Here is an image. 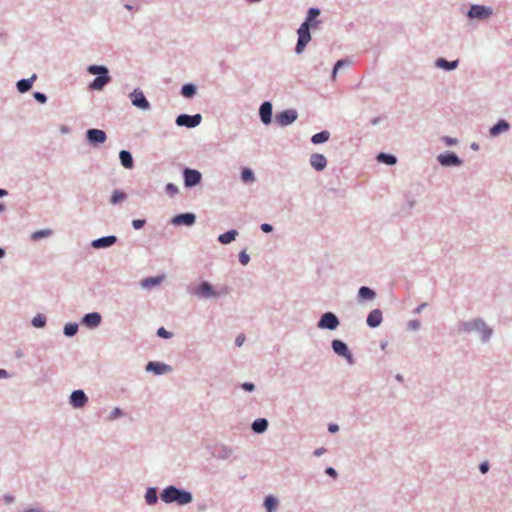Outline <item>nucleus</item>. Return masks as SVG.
<instances>
[{
    "label": "nucleus",
    "instance_id": "nucleus-1",
    "mask_svg": "<svg viewBox=\"0 0 512 512\" xmlns=\"http://www.w3.org/2000/svg\"><path fill=\"white\" fill-rule=\"evenodd\" d=\"M321 11L319 8L311 7L307 10L305 20L297 30L298 39L295 46V53L301 54L307 44L311 41V29H318L321 21L318 20Z\"/></svg>",
    "mask_w": 512,
    "mask_h": 512
},
{
    "label": "nucleus",
    "instance_id": "nucleus-2",
    "mask_svg": "<svg viewBox=\"0 0 512 512\" xmlns=\"http://www.w3.org/2000/svg\"><path fill=\"white\" fill-rule=\"evenodd\" d=\"M457 329L459 333L479 334L482 343L489 342L493 335V329L489 327L482 318L462 321L458 324Z\"/></svg>",
    "mask_w": 512,
    "mask_h": 512
},
{
    "label": "nucleus",
    "instance_id": "nucleus-3",
    "mask_svg": "<svg viewBox=\"0 0 512 512\" xmlns=\"http://www.w3.org/2000/svg\"><path fill=\"white\" fill-rule=\"evenodd\" d=\"M160 499L166 504L176 503L179 506H184L193 501V495L188 490L170 485L162 490Z\"/></svg>",
    "mask_w": 512,
    "mask_h": 512
},
{
    "label": "nucleus",
    "instance_id": "nucleus-4",
    "mask_svg": "<svg viewBox=\"0 0 512 512\" xmlns=\"http://www.w3.org/2000/svg\"><path fill=\"white\" fill-rule=\"evenodd\" d=\"M87 72L96 75V78L89 84L91 90L101 91L112 80L108 68L104 65H89Z\"/></svg>",
    "mask_w": 512,
    "mask_h": 512
},
{
    "label": "nucleus",
    "instance_id": "nucleus-5",
    "mask_svg": "<svg viewBox=\"0 0 512 512\" xmlns=\"http://www.w3.org/2000/svg\"><path fill=\"white\" fill-rule=\"evenodd\" d=\"M331 348L333 352L346 360L347 364L354 365L355 364V358L350 351L348 345L340 339H334L331 342Z\"/></svg>",
    "mask_w": 512,
    "mask_h": 512
},
{
    "label": "nucleus",
    "instance_id": "nucleus-6",
    "mask_svg": "<svg viewBox=\"0 0 512 512\" xmlns=\"http://www.w3.org/2000/svg\"><path fill=\"white\" fill-rule=\"evenodd\" d=\"M212 455L219 460L225 461H233L237 458L235 448L224 443L216 444Z\"/></svg>",
    "mask_w": 512,
    "mask_h": 512
},
{
    "label": "nucleus",
    "instance_id": "nucleus-7",
    "mask_svg": "<svg viewBox=\"0 0 512 512\" xmlns=\"http://www.w3.org/2000/svg\"><path fill=\"white\" fill-rule=\"evenodd\" d=\"M339 325H340V320L336 316V314L333 312H326V313L322 314V316L320 317V319L317 323V327L319 329H325V330H330V331L336 330L339 327Z\"/></svg>",
    "mask_w": 512,
    "mask_h": 512
},
{
    "label": "nucleus",
    "instance_id": "nucleus-8",
    "mask_svg": "<svg viewBox=\"0 0 512 512\" xmlns=\"http://www.w3.org/2000/svg\"><path fill=\"white\" fill-rule=\"evenodd\" d=\"M492 13L493 10L491 7L473 4L467 12V17L470 19L486 20L492 15Z\"/></svg>",
    "mask_w": 512,
    "mask_h": 512
},
{
    "label": "nucleus",
    "instance_id": "nucleus-9",
    "mask_svg": "<svg viewBox=\"0 0 512 512\" xmlns=\"http://www.w3.org/2000/svg\"><path fill=\"white\" fill-rule=\"evenodd\" d=\"M202 121L201 114L197 113L194 115L180 114L177 116L175 123L179 127L195 128Z\"/></svg>",
    "mask_w": 512,
    "mask_h": 512
},
{
    "label": "nucleus",
    "instance_id": "nucleus-10",
    "mask_svg": "<svg viewBox=\"0 0 512 512\" xmlns=\"http://www.w3.org/2000/svg\"><path fill=\"white\" fill-rule=\"evenodd\" d=\"M437 161L443 167H458L463 164V161L458 157L455 152L446 151L437 156Z\"/></svg>",
    "mask_w": 512,
    "mask_h": 512
},
{
    "label": "nucleus",
    "instance_id": "nucleus-11",
    "mask_svg": "<svg viewBox=\"0 0 512 512\" xmlns=\"http://www.w3.org/2000/svg\"><path fill=\"white\" fill-rule=\"evenodd\" d=\"M133 106L141 110H149L151 105L140 88H135L129 95Z\"/></svg>",
    "mask_w": 512,
    "mask_h": 512
},
{
    "label": "nucleus",
    "instance_id": "nucleus-12",
    "mask_svg": "<svg viewBox=\"0 0 512 512\" xmlns=\"http://www.w3.org/2000/svg\"><path fill=\"white\" fill-rule=\"evenodd\" d=\"M86 140L94 147H97L107 140V134L104 130L97 128H90L86 131Z\"/></svg>",
    "mask_w": 512,
    "mask_h": 512
},
{
    "label": "nucleus",
    "instance_id": "nucleus-13",
    "mask_svg": "<svg viewBox=\"0 0 512 512\" xmlns=\"http://www.w3.org/2000/svg\"><path fill=\"white\" fill-rule=\"evenodd\" d=\"M183 179H184V186L186 188H192L200 184L202 180V174L192 168H184L183 169Z\"/></svg>",
    "mask_w": 512,
    "mask_h": 512
},
{
    "label": "nucleus",
    "instance_id": "nucleus-14",
    "mask_svg": "<svg viewBox=\"0 0 512 512\" xmlns=\"http://www.w3.org/2000/svg\"><path fill=\"white\" fill-rule=\"evenodd\" d=\"M297 118L298 113L295 109H286L276 114L275 121L281 127H286L294 123Z\"/></svg>",
    "mask_w": 512,
    "mask_h": 512
},
{
    "label": "nucleus",
    "instance_id": "nucleus-15",
    "mask_svg": "<svg viewBox=\"0 0 512 512\" xmlns=\"http://www.w3.org/2000/svg\"><path fill=\"white\" fill-rule=\"evenodd\" d=\"M170 223L174 226L191 227L196 223V215L192 212L180 213L172 217Z\"/></svg>",
    "mask_w": 512,
    "mask_h": 512
},
{
    "label": "nucleus",
    "instance_id": "nucleus-16",
    "mask_svg": "<svg viewBox=\"0 0 512 512\" xmlns=\"http://www.w3.org/2000/svg\"><path fill=\"white\" fill-rule=\"evenodd\" d=\"M88 402V397L82 389L74 390L69 396V404L76 409L83 408Z\"/></svg>",
    "mask_w": 512,
    "mask_h": 512
},
{
    "label": "nucleus",
    "instance_id": "nucleus-17",
    "mask_svg": "<svg viewBox=\"0 0 512 512\" xmlns=\"http://www.w3.org/2000/svg\"><path fill=\"white\" fill-rule=\"evenodd\" d=\"M191 295L198 300L208 301L213 300L216 301L222 295L223 290H190Z\"/></svg>",
    "mask_w": 512,
    "mask_h": 512
},
{
    "label": "nucleus",
    "instance_id": "nucleus-18",
    "mask_svg": "<svg viewBox=\"0 0 512 512\" xmlns=\"http://www.w3.org/2000/svg\"><path fill=\"white\" fill-rule=\"evenodd\" d=\"M145 370L155 375H163L172 372V367L162 362L150 361L146 364Z\"/></svg>",
    "mask_w": 512,
    "mask_h": 512
},
{
    "label": "nucleus",
    "instance_id": "nucleus-19",
    "mask_svg": "<svg viewBox=\"0 0 512 512\" xmlns=\"http://www.w3.org/2000/svg\"><path fill=\"white\" fill-rule=\"evenodd\" d=\"M102 321V316L98 312L85 314L81 319V324L89 329L97 328Z\"/></svg>",
    "mask_w": 512,
    "mask_h": 512
},
{
    "label": "nucleus",
    "instance_id": "nucleus-20",
    "mask_svg": "<svg viewBox=\"0 0 512 512\" xmlns=\"http://www.w3.org/2000/svg\"><path fill=\"white\" fill-rule=\"evenodd\" d=\"M118 238L115 235L103 236L97 239L92 240L91 247L94 249H104L109 248L116 244Z\"/></svg>",
    "mask_w": 512,
    "mask_h": 512
},
{
    "label": "nucleus",
    "instance_id": "nucleus-21",
    "mask_svg": "<svg viewBox=\"0 0 512 512\" xmlns=\"http://www.w3.org/2000/svg\"><path fill=\"white\" fill-rule=\"evenodd\" d=\"M273 106L270 101H264L259 108V117L264 125L272 122Z\"/></svg>",
    "mask_w": 512,
    "mask_h": 512
},
{
    "label": "nucleus",
    "instance_id": "nucleus-22",
    "mask_svg": "<svg viewBox=\"0 0 512 512\" xmlns=\"http://www.w3.org/2000/svg\"><path fill=\"white\" fill-rule=\"evenodd\" d=\"M310 165L316 171H323L327 166V159L323 154L313 153L309 159Z\"/></svg>",
    "mask_w": 512,
    "mask_h": 512
},
{
    "label": "nucleus",
    "instance_id": "nucleus-23",
    "mask_svg": "<svg viewBox=\"0 0 512 512\" xmlns=\"http://www.w3.org/2000/svg\"><path fill=\"white\" fill-rule=\"evenodd\" d=\"M510 129V124L508 121L504 120V119H500L497 121L496 124H494L490 129H489V134L491 137H497L499 136L500 134L502 133H505L507 131H509Z\"/></svg>",
    "mask_w": 512,
    "mask_h": 512
},
{
    "label": "nucleus",
    "instance_id": "nucleus-24",
    "mask_svg": "<svg viewBox=\"0 0 512 512\" xmlns=\"http://www.w3.org/2000/svg\"><path fill=\"white\" fill-rule=\"evenodd\" d=\"M382 320L383 315L381 310L374 309L368 314L366 323L370 328H376L382 323Z\"/></svg>",
    "mask_w": 512,
    "mask_h": 512
},
{
    "label": "nucleus",
    "instance_id": "nucleus-25",
    "mask_svg": "<svg viewBox=\"0 0 512 512\" xmlns=\"http://www.w3.org/2000/svg\"><path fill=\"white\" fill-rule=\"evenodd\" d=\"M37 75L33 74L30 78L20 79L16 83V88L20 93H26L31 90L33 83L36 81Z\"/></svg>",
    "mask_w": 512,
    "mask_h": 512
},
{
    "label": "nucleus",
    "instance_id": "nucleus-26",
    "mask_svg": "<svg viewBox=\"0 0 512 512\" xmlns=\"http://www.w3.org/2000/svg\"><path fill=\"white\" fill-rule=\"evenodd\" d=\"M165 278H166L165 274L146 277L140 281V285L142 288H151L153 286H158V285L162 284V282L165 280Z\"/></svg>",
    "mask_w": 512,
    "mask_h": 512
},
{
    "label": "nucleus",
    "instance_id": "nucleus-27",
    "mask_svg": "<svg viewBox=\"0 0 512 512\" xmlns=\"http://www.w3.org/2000/svg\"><path fill=\"white\" fill-rule=\"evenodd\" d=\"M458 65H459L458 59L453 60V61H448L445 58H438L435 61V66L437 68L443 69L445 71H452V70L456 69L458 67Z\"/></svg>",
    "mask_w": 512,
    "mask_h": 512
},
{
    "label": "nucleus",
    "instance_id": "nucleus-28",
    "mask_svg": "<svg viewBox=\"0 0 512 512\" xmlns=\"http://www.w3.org/2000/svg\"><path fill=\"white\" fill-rule=\"evenodd\" d=\"M269 422L266 418H257L251 424V429L254 433L262 434L267 431Z\"/></svg>",
    "mask_w": 512,
    "mask_h": 512
},
{
    "label": "nucleus",
    "instance_id": "nucleus-29",
    "mask_svg": "<svg viewBox=\"0 0 512 512\" xmlns=\"http://www.w3.org/2000/svg\"><path fill=\"white\" fill-rule=\"evenodd\" d=\"M119 160L121 165L126 169H132L134 167L133 156L128 150H121L119 152Z\"/></svg>",
    "mask_w": 512,
    "mask_h": 512
},
{
    "label": "nucleus",
    "instance_id": "nucleus-30",
    "mask_svg": "<svg viewBox=\"0 0 512 512\" xmlns=\"http://www.w3.org/2000/svg\"><path fill=\"white\" fill-rule=\"evenodd\" d=\"M145 501L149 506L155 505L158 502V490L156 487H148L145 492Z\"/></svg>",
    "mask_w": 512,
    "mask_h": 512
},
{
    "label": "nucleus",
    "instance_id": "nucleus-31",
    "mask_svg": "<svg viewBox=\"0 0 512 512\" xmlns=\"http://www.w3.org/2000/svg\"><path fill=\"white\" fill-rule=\"evenodd\" d=\"M237 235H238V231L235 229H232L223 234H220L218 236V241L223 245H227V244H230L232 241H234L236 239Z\"/></svg>",
    "mask_w": 512,
    "mask_h": 512
},
{
    "label": "nucleus",
    "instance_id": "nucleus-32",
    "mask_svg": "<svg viewBox=\"0 0 512 512\" xmlns=\"http://www.w3.org/2000/svg\"><path fill=\"white\" fill-rule=\"evenodd\" d=\"M377 161L392 166L397 163V158L393 154L381 152L376 157Z\"/></svg>",
    "mask_w": 512,
    "mask_h": 512
},
{
    "label": "nucleus",
    "instance_id": "nucleus-33",
    "mask_svg": "<svg viewBox=\"0 0 512 512\" xmlns=\"http://www.w3.org/2000/svg\"><path fill=\"white\" fill-rule=\"evenodd\" d=\"M329 138H330V132L327 130H323L321 132L314 134L311 137V143L315 144V145L322 144V143H325L326 141H328Z\"/></svg>",
    "mask_w": 512,
    "mask_h": 512
},
{
    "label": "nucleus",
    "instance_id": "nucleus-34",
    "mask_svg": "<svg viewBox=\"0 0 512 512\" xmlns=\"http://www.w3.org/2000/svg\"><path fill=\"white\" fill-rule=\"evenodd\" d=\"M197 93V87L192 83L184 84L181 87V95L185 98L191 99Z\"/></svg>",
    "mask_w": 512,
    "mask_h": 512
},
{
    "label": "nucleus",
    "instance_id": "nucleus-35",
    "mask_svg": "<svg viewBox=\"0 0 512 512\" xmlns=\"http://www.w3.org/2000/svg\"><path fill=\"white\" fill-rule=\"evenodd\" d=\"M278 506V500L273 495H268L264 500V507L267 512H274Z\"/></svg>",
    "mask_w": 512,
    "mask_h": 512
},
{
    "label": "nucleus",
    "instance_id": "nucleus-36",
    "mask_svg": "<svg viewBox=\"0 0 512 512\" xmlns=\"http://www.w3.org/2000/svg\"><path fill=\"white\" fill-rule=\"evenodd\" d=\"M79 326L75 322H69L64 325L63 333L67 337H73L77 334Z\"/></svg>",
    "mask_w": 512,
    "mask_h": 512
},
{
    "label": "nucleus",
    "instance_id": "nucleus-37",
    "mask_svg": "<svg viewBox=\"0 0 512 512\" xmlns=\"http://www.w3.org/2000/svg\"><path fill=\"white\" fill-rule=\"evenodd\" d=\"M127 199V194L121 190H114L112 192L110 203L113 205L119 204Z\"/></svg>",
    "mask_w": 512,
    "mask_h": 512
},
{
    "label": "nucleus",
    "instance_id": "nucleus-38",
    "mask_svg": "<svg viewBox=\"0 0 512 512\" xmlns=\"http://www.w3.org/2000/svg\"><path fill=\"white\" fill-rule=\"evenodd\" d=\"M358 301L360 303L373 300L376 297L375 290H358Z\"/></svg>",
    "mask_w": 512,
    "mask_h": 512
},
{
    "label": "nucleus",
    "instance_id": "nucleus-39",
    "mask_svg": "<svg viewBox=\"0 0 512 512\" xmlns=\"http://www.w3.org/2000/svg\"><path fill=\"white\" fill-rule=\"evenodd\" d=\"M46 322H47L46 316L41 313H38L37 315H35L31 320V324L35 328L45 327Z\"/></svg>",
    "mask_w": 512,
    "mask_h": 512
},
{
    "label": "nucleus",
    "instance_id": "nucleus-40",
    "mask_svg": "<svg viewBox=\"0 0 512 512\" xmlns=\"http://www.w3.org/2000/svg\"><path fill=\"white\" fill-rule=\"evenodd\" d=\"M241 180L245 183L254 181V172L250 168H244L241 171Z\"/></svg>",
    "mask_w": 512,
    "mask_h": 512
},
{
    "label": "nucleus",
    "instance_id": "nucleus-41",
    "mask_svg": "<svg viewBox=\"0 0 512 512\" xmlns=\"http://www.w3.org/2000/svg\"><path fill=\"white\" fill-rule=\"evenodd\" d=\"M51 235H52V231L50 229H42V230H38V231H35L34 233H32L31 239L39 240V239H42L45 237H49Z\"/></svg>",
    "mask_w": 512,
    "mask_h": 512
},
{
    "label": "nucleus",
    "instance_id": "nucleus-42",
    "mask_svg": "<svg viewBox=\"0 0 512 512\" xmlns=\"http://www.w3.org/2000/svg\"><path fill=\"white\" fill-rule=\"evenodd\" d=\"M124 416V411L119 408V407H115L109 414L108 416V420L109 421H114L120 417Z\"/></svg>",
    "mask_w": 512,
    "mask_h": 512
},
{
    "label": "nucleus",
    "instance_id": "nucleus-43",
    "mask_svg": "<svg viewBox=\"0 0 512 512\" xmlns=\"http://www.w3.org/2000/svg\"><path fill=\"white\" fill-rule=\"evenodd\" d=\"M165 192H166L169 196L173 197V196H175L176 194H178L179 189H178V187H177L175 184H173V183H168V184H166V186H165Z\"/></svg>",
    "mask_w": 512,
    "mask_h": 512
},
{
    "label": "nucleus",
    "instance_id": "nucleus-44",
    "mask_svg": "<svg viewBox=\"0 0 512 512\" xmlns=\"http://www.w3.org/2000/svg\"><path fill=\"white\" fill-rule=\"evenodd\" d=\"M420 327H421V322L417 319L410 320L407 323V329L409 331H417L420 329Z\"/></svg>",
    "mask_w": 512,
    "mask_h": 512
},
{
    "label": "nucleus",
    "instance_id": "nucleus-45",
    "mask_svg": "<svg viewBox=\"0 0 512 512\" xmlns=\"http://www.w3.org/2000/svg\"><path fill=\"white\" fill-rule=\"evenodd\" d=\"M157 336L164 339H170L173 336V333L166 330L164 327L158 328L156 332Z\"/></svg>",
    "mask_w": 512,
    "mask_h": 512
},
{
    "label": "nucleus",
    "instance_id": "nucleus-46",
    "mask_svg": "<svg viewBox=\"0 0 512 512\" xmlns=\"http://www.w3.org/2000/svg\"><path fill=\"white\" fill-rule=\"evenodd\" d=\"M33 97L40 104H45L47 102V96H46V94H44L42 92H39V91L34 92Z\"/></svg>",
    "mask_w": 512,
    "mask_h": 512
},
{
    "label": "nucleus",
    "instance_id": "nucleus-47",
    "mask_svg": "<svg viewBox=\"0 0 512 512\" xmlns=\"http://www.w3.org/2000/svg\"><path fill=\"white\" fill-rule=\"evenodd\" d=\"M250 261V256L246 253V251H241L239 253V262L242 264V265H247Z\"/></svg>",
    "mask_w": 512,
    "mask_h": 512
},
{
    "label": "nucleus",
    "instance_id": "nucleus-48",
    "mask_svg": "<svg viewBox=\"0 0 512 512\" xmlns=\"http://www.w3.org/2000/svg\"><path fill=\"white\" fill-rule=\"evenodd\" d=\"M146 224V220L145 219H134L132 220V227L135 229V230H139L141 228H143Z\"/></svg>",
    "mask_w": 512,
    "mask_h": 512
},
{
    "label": "nucleus",
    "instance_id": "nucleus-49",
    "mask_svg": "<svg viewBox=\"0 0 512 512\" xmlns=\"http://www.w3.org/2000/svg\"><path fill=\"white\" fill-rule=\"evenodd\" d=\"M441 140L447 145V146H455L458 143V140L456 138H452L449 136H443Z\"/></svg>",
    "mask_w": 512,
    "mask_h": 512
},
{
    "label": "nucleus",
    "instance_id": "nucleus-50",
    "mask_svg": "<svg viewBox=\"0 0 512 512\" xmlns=\"http://www.w3.org/2000/svg\"><path fill=\"white\" fill-rule=\"evenodd\" d=\"M20 512H46L42 507L39 506H28Z\"/></svg>",
    "mask_w": 512,
    "mask_h": 512
},
{
    "label": "nucleus",
    "instance_id": "nucleus-51",
    "mask_svg": "<svg viewBox=\"0 0 512 512\" xmlns=\"http://www.w3.org/2000/svg\"><path fill=\"white\" fill-rule=\"evenodd\" d=\"M325 473H326L329 477H331V478H333V479H337V477H338V473H337V471H336L333 467H327V468L325 469Z\"/></svg>",
    "mask_w": 512,
    "mask_h": 512
},
{
    "label": "nucleus",
    "instance_id": "nucleus-52",
    "mask_svg": "<svg viewBox=\"0 0 512 512\" xmlns=\"http://www.w3.org/2000/svg\"><path fill=\"white\" fill-rule=\"evenodd\" d=\"M241 388L247 392H252L255 390V385L251 382H244L242 385H241Z\"/></svg>",
    "mask_w": 512,
    "mask_h": 512
},
{
    "label": "nucleus",
    "instance_id": "nucleus-53",
    "mask_svg": "<svg viewBox=\"0 0 512 512\" xmlns=\"http://www.w3.org/2000/svg\"><path fill=\"white\" fill-rule=\"evenodd\" d=\"M489 468H490V465H489L488 461H484V462H482V463L479 465V471H480L482 474H486V473L489 471Z\"/></svg>",
    "mask_w": 512,
    "mask_h": 512
},
{
    "label": "nucleus",
    "instance_id": "nucleus-54",
    "mask_svg": "<svg viewBox=\"0 0 512 512\" xmlns=\"http://www.w3.org/2000/svg\"><path fill=\"white\" fill-rule=\"evenodd\" d=\"M350 64V61L347 60V59H341V60H338L336 63H335V67L336 69H340V68H343L344 66H348Z\"/></svg>",
    "mask_w": 512,
    "mask_h": 512
},
{
    "label": "nucleus",
    "instance_id": "nucleus-55",
    "mask_svg": "<svg viewBox=\"0 0 512 512\" xmlns=\"http://www.w3.org/2000/svg\"><path fill=\"white\" fill-rule=\"evenodd\" d=\"M260 229L264 233H270V232L273 231V226L271 224H269V223H263V224H261Z\"/></svg>",
    "mask_w": 512,
    "mask_h": 512
},
{
    "label": "nucleus",
    "instance_id": "nucleus-56",
    "mask_svg": "<svg viewBox=\"0 0 512 512\" xmlns=\"http://www.w3.org/2000/svg\"><path fill=\"white\" fill-rule=\"evenodd\" d=\"M15 498L12 494H5L3 496V501L6 505L12 504L14 502Z\"/></svg>",
    "mask_w": 512,
    "mask_h": 512
},
{
    "label": "nucleus",
    "instance_id": "nucleus-57",
    "mask_svg": "<svg viewBox=\"0 0 512 512\" xmlns=\"http://www.w3.org/2000/svg\"><path fill=\"white\" fill-rule=\"evenodd\" d=\"M244 341H245V336L243 334H240L235 339V345L237 347H240L243 345Z\"/></svg>",
    "mask_w": 512,
    "mask_h": 512
},
{
    "label": "nucleus",
    "instance_id": "nucleus-58",
    "mask_svg": "<svg viewBox=\"0 0 512 512\" xmlns=\"http://www.w3.org/2000/svg\"><path fill=\"white\" fill-rule=\"evenodd\" d=\"M326 448L325 447H319L317 449H315L313 451V455L316 456V457H320L322 456L324 453H326Z\"/></svg>",
    "mask_w": 512,
    "mask_h": 512
},
{
    "label": "nucleus",
    "instance_id": "nucleus-59",
    "mask_svg": "<svg viewBox=\"0 0 512 512\" xmlns=\"http://www.w3.org/2000/svg\"><path fill=\"white\" fill-rule=\"evenodd\" d=\"M328 431H329L330 433H336V432H338V431H339V426H338V424H336V423H330V424L328 425Z\"/></svg>",
    "mask_w": 512,
    "mask_h": 512
},
{
    "label": "nucleus",
    "instance_id": "nucleus-60",
    "mask_svg": "<svg viewBox=\"0 0 512 512\" xmlns=\"http://www.w3.org/2000/svg\"><path fill=\"white\" fill-rule=\"evenodd\" d=\"M426 306H427V303H422V304H420L419 306H417V307L414 309L413 313H414V314H420Z\"/></svg>",
    "mask_w": 512,
    "mask_h": 512
},
{
    "label": "nucleus",
    "instance_id": "nucleus-61",
    "mask_svg": "<svg viewBox=\"0 0 512 512\" xmlns=\"http://www.w3.org/2000/svg\"><path fill=\"white\" fill-rule=\"evenodd\" d=\"M195 288H202V289H205V288H213V286L208 282V281H202L198 286H196Z\"/></svg>",
    "mask_w": 512,
    "mask_h": 512
},
{
    "label": "nucleus",
    "instance_id": "nucleus-62",
    "mask_svg": "<svg viewBox=\"0 0 512 512\" xmlns=\"http://www.w3.org/2000/svg\"><path fill=\"white\" fill-rule=\"evenodd\" d=\"M10 377V374L7 370L0 368V379H7Z\"/></svg>",
    "mask_w": 512,
    "mask_h": 512
},
{
    "label": "nucleus",
    "instance_id": "nucleus-63",
    "mask_svg": "<svg viewBox=\"0 0 512 512\" xmlns=\"http://www.w3.org/2000/svg\"><path fill=\"white\" fill-rule=\"evenodd\" d=\"M380 121H381V118H380V117H374V118H372V119H371L370 123H371L372 125H377V124H379V123H380Z\"/></svg>",
    "mask_w": 512,
    "mask_h": 512
},
{
    "label": "nucleus",
    "instance_id": "nucleus-64",
    "mask_svg": "<svg viewBox=\"0 0 512 512\" xmlns=\"http://www.w3.org/2000/svg\"><path fill=\"white\" fill-rule=\"evenodd\" d=\"M470 148H471L472 150H474V151H478V150H479V148H480V146H479V144H478V143L473 142V143H471Z\"/></svg>",
    "mask_w": 512,
    "mask_h": 512
}]
</instances>
